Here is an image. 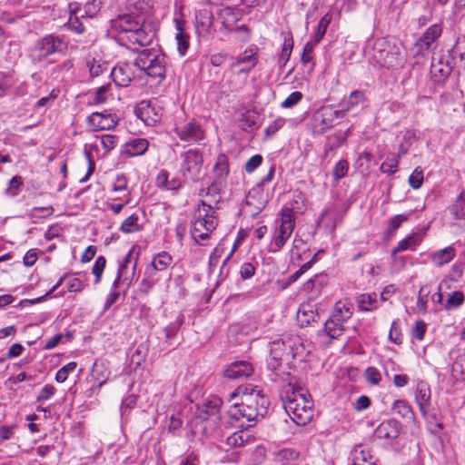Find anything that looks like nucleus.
<instances>
[{"instance_id":"6e6552de","label":"nucleus","mask_w":465,"mask_h":465,"mask_svg":"<svg viewBox=\"0 0 465 465\" xmlns=\"http://www.w3.org/2000/svg\"><path fill=\"white\" fill-rule=\"evenodd\" d=\"M68 43L64 36L48 35L35 43L31 56L35 63H38L53 54L65 52Z\"/></svg>"},{"instance_id":"f8f14e48","label":"nucleus","mask_w":465,"mask_h":465,"mask_svg":"<svg viewBox=\"0 0 465 465\" xmlns=\"http://www.w3.org/2000/svg\"><path fill=\"white\" fill-rule=\"evenodd\" d=\"M155 37V30L150 25L142 24L139 28L130 33V35L124 36V41L121 45L139 52L140 48L150 45Z\"/></svg>"},{"instance_id":"6e6d98bb","label":"nucleus","mask_w":465,"mask_h":465,"mask_svg":"<svg viewBox=\"0 0 465 465\" xmlns=\"http://www.w3.org/2000/svg\"><path fill=\"white\" fill-rule=\"evenodd\" d=\"M376 293H363L359 297V306L361 310L368 312L376 308Z\"/></svg>"},{"instance_id":"ddd939ff","label":"nucleus","mask_w":465,"mask_h":465,"mask_svg":"<svg viewBox=\"0 0 465 465\" xmlns=\"http://www.w3.org/2000/svg\"><path fill=\"white\" fill-rule=\"evenodd\" d=\"M136 116L146 125L153 126L160 123L163 117V109L155 102L143 100L134 109Z\"/></svg>"},{"instance_id":"bb28decb","label":"nucleus","mask_w":465,"mask_h":465,"mask_svg":"<svg viewBox=\"0 0 465 465\" xmlns=\"http://www.w3.org/2000/svg\"><path fill=\"white\" fill-rule=\"evenodd\" d=\"M213 27V14L208 9H201L195 15L196 32L201 36L210 34Z\"/></svg>"},{"instance_id":"58836bf2","label":"nucleus","mask_w":465,"mask_h":465,"mask_svg":"<svg viewBox=\"0 0 465 465\" xmlns=\"http://www.w3.org/2000/svg\"><path fill=\"white\" fill-rule=\"evenodd\" d=\"M129 180L127 176L124 173H119L115 176L114 182L112 186V190L109 195H113L114 197H123L125 196L126 193H131L128 188Z\"/></svg>"},{"instance_id":"0eeeda50","label":"nucleus","mask_w":465,"mask_h":465,"mask_svg":"<svg viewBox=\"0 0 465 465\" xmlns=\"http://www.w3.org/2000/svg\"><path fill=\"white\" fill-rule=\"evenodd\" d=\"M179 172L184 183H198L203 175V154L196 148L180 153Z\"/></svg>"},{"instance_id":"0e129e2a","label":"nucleus","mask_w":465,"mask_h":465,"mask_svg":"<svg viewBox=\"0 0 465 465\" xmlns=\"http://www.w3.org/2000/svg\"><path fill=\"white\" fill-rule=\"evenodd\" d=\"M408 183L409 185L414 190H418L422 186L423 171L420 167H416L413 170V172L409 176Z\"/></svg>"},{"instance_id":"bf43d9fd","label":"nucleus","mask_w":465,"mask_h":465,"mask_svg":"<svg viewBox=\"0 0 465 465\" xmlns=\"http://www.w3.org/2000/svg\"><path fill=\"white\" fill-rule=\"evenodd\" d=\"M429 294H430V290H429L428 286L424 285L420 288L419 292H418L416 305H417L418 310L422 313L427 312Z\"/></svg>"},{"instance_id":"393cba45","label":"nucleus","mask_w":465,"mask_h":465,"mask_svg":"<svg viewBox=\"0 0 465 465\" xmlns=\"http://www.w3.org/2000/svg\"><path fill=\"white\" fill-rule=\"evenodd\" d=\"M415 401L422 416H426L430 404V388L426 381H418L415 391Z\"/></svg>"},{"instance_id":"5701e85b","label":"nucleus","mask_w":465,"mask_h":465,"mask_svg":"<svg viewBox=\"0 0 465 465\" xmlns=\"http://www.w3.org/2000/svg\"><path fill=\"white\" fill-rule=\"evenodd\" d=\"M253 372L252 365L246 361L232 362L224 371V376L230 380L248 378Z\"/></svg>"},{"instance_id":"13d9d810","label":"nucleus","mask_w":465,"mask_h":465,"mask_svg":"<svg viewBox=\"0 0 465 465\" xmlns=\"http://www.w3.org/2000/svg\"><path fill=\"white\" fill-rule=\"evenodd\" d=\"M399 323V319L394 320L391 322V329L389 331V340L397 345H401L403 342V334L401 332Z\"/></svg>"},{"instance_id":"72a5a7b5","label":"nucleus","mask_w":465,"mask_h":465,"mask_svg":"<svg viewBox=\"0 0 465 465\" xmlns=\"http://www.w3.org/2000/svg\"><path fill=\"white\" fill-rule=\"evenodd\" d=\"M182 183L179 178L170 180L169 173L164 169L161 170L155 178L156 186L164 190H177L182 186Z\"/></svg>"},{"instance_id":"7c9ffc66","label":"nucleus","mask_w":465,"mask_h":465,"mask_svg":"<svg viewBox=\"0 0 465 465\" xmlns=\"http://www.w3.org/2000/svg\"><path fill=\"white\" fill-rule=\"evenodd\" d=\"M273 460L279 465H295L300 458V452L295 449L285 448L273 453Z\"/></svg>"},{"instance_id":"338daca9","label":"nucleus","mask_w":465,"mask_h":465,"mask_svg":"<svg viewBox=\"0 0 465 465\" xmlns=\"http://www.w3.org/2000/svg\"><path fill=\"white\" fill-rule=\"evenodd\" d=\"M348 170V162L346 160H340L333 167L332 176L335 180L339 181L347 175Z\"/></svg>"},{"instance_id":"dca6fc26","label":"nucleus","mask_w":465,"mask_h":465,"mask_svg":"<svg viewBox=\"0 0 465 465\" xmlns=\"http://www.w3.org/2000/svg\"><path fill=\"white\" fill-rule=\"evenodd\" d=\"M118 118L115 114L107 113H93L87 117V122L93 131L113 130L118 124Z\"/></svg>"},{"instance_id":"4d7b16f0","label":"nucleus","mask_w":465,"mask_h":465,"mask_svg":"<svg viewBox=\"0 0 465 465\" xmlns=\"http://www.w3.org/2000/svg\"><path fill=\"white\" fill-rule=\"evenodd\" d=\"M415 139V133L412 130L404 132L402 141L401 142L398 149L399 157L403 156L409 151L413 140Z\"/></svg>"},{"instance_id":"2f4dec72","label":"nucleus","mask_w":465,"mask_h":465,"mask_svg":"<svg viewBox=\"0 0 465 465\" xmlns=\"http://www.w3.org/2000/svg\"><path fill=\"white\" fill-rule=\"evenodd\" d=\"M455 255L456 250L451 246H448L432 252L430 254V262L434 266L440 267L452 261Z\"/></svg>"},{"instance_id":"473e14b6","label":"nucleus","mask_w":465,"mask_h":465,"mask_svg":"<svg viewBox=\"0 0 465 465\" xmlns=\"http://www.w3.org/2000/svg\"><path fill=\"white\" fill-rule=\"evenodd\" d=\"M218 16L223 27L227 30H232L240 19V14L232 7L226 6L222 8Z\"/></svg>"},{"instance_id":"4468645a","label":"nucleus","mask_w":465,"mask_h":465,"mask_svg":"<svg viewBox=\"0 0 465 465\" xmlns=\"http://www.w3.org/2000/svg\"><path fill=\"white\" fill-rule=\"evenodd\" d=\"M172 262V255L167 252H161L153 256L152 262L145 267L144 274H149L159 282L162 274L167 272Z\"/></svg>"},{"instance_id":"423d86ee","label":"nucleus","mask_w":465,"mask_h":465,"mask_svg":"<svg viewBox=\"0 0 465 465\" xmlns=\"http://www.w3.org/2000/svg\"><path fill=\"white\" fill-rule=\"evenodd\" d=\"M101 5V0H87L84 5L78 2L69 3L68 28L75 34H83L85 29L84 22L94 17L99 13Z\"/></svg>"},{"instance_id":"9d476101","label":"nucleus","mask_w":465,"mask_h":465,"mask_svg":"<svg viewBox=\"0 0 465 465\" xmlns=\"http://www.w3.org/2000/svg\"><path fill=\"white\" fill-rule=\"evenodd\" d=\"M257 64L258 55L256 53L252 52V50H245L242 54L236 57L235 62L231 64L229 72L224 73L223 77H226L227 74L229 78H232L235 74H248L256 66ZM226 84L231 91L237 89L232 84L231 79L226 81Z\"/></svg>"},{"instance_id":"f03ea898","label":"nucleus","mask_w":465,"mask_h":465,"mask_svg":"<svg viewBox=\"0 0 465 465\" xmlns=\"http://www.w3.org/2000/svg\"><path fill=\"white\" fill-rule=\"evenodd\" d=\"M217 212L205 201H201L197 208L193 212V220L191 222V234L194 241L200 245H205L212 232L218 225Z\"/></svg>"},{"instance_id":"aec40b11","label":"nucleus","mask_w":465,"mask_h":465,"mask_svg":"<svg viewBox=\"0 0 465 465\" xmlns=\"http://www.w3.org/2000/svg\"><path fill=\"white\" fill-rule=\"evenodd\" d=\"M213 172L215 173L216 180L208 187L206 193L207 195L217 193L219 190L218 183L224 182L229 174V160L225 154L221 153L217 156L213 166Z\"/></svg>"},{"instance_id":"4be33fe9","label":"nucleus","mask_w":465,"mask_h":465,"mask_svg":"<svg viewBox=\"0 0 465 465\" xmlns=\"http://www.w3.org/2000/svg\"><path fill=\"white\" fill-rule=\"evenodd\" d=\"M140 25H142L140 22L131 15H123L114 21V27L118 30L117 37L120 44L124 41V36L130 35V33L139 28Z\"/></svg>"},{"instance_id":"774afa93","label":"nucleus","mask_w":465,"mask_h":465,"mask_svg":"<svg viewBox=\"0 0 465 465\" xmlns=\"http://www.w3.org/2000/svg\"><path fill=\"white\" fill-rule=\"evenodd\" d=\"M303 95L300 91L292 92L283 102L281 104L282 108H292L297 105L302 99Z\"/></svg>"},{"instance_id":"680f3d73","label":"nucleus","mask_w":465,"mask_h":465,"mask_svg":"<svg viewBox=\"0 0 465 465\" xmlns=\"http://www.w3.org/2000/svg\"><path fill=\"white\" fill-rule=\"evenodd\" d=\"M410 215H411V213L397 214V215L392 216L389 220V226L387 228L388 233L395 232L401 226V224L404 222L408 221Z\"/></svg>"},{"instance_id":"1a4fd4ad","label":"nucleus","mask_w":465,"mask_h":465,"mask_svg":"<svg viewBox=\"0 0 465 465\" xmlns=\"http://www.w3.org/2000/svg\"><path fill=\"white\" fill-rule=\"evenodd\" d=\"M337 118H343V112L334 110L331 106H322L311 118L310 126L315 135H322L334 125Z\"/></svg>"},{"instance_id":"3c124183","label":"nucleus","mask_w":465,"mask_h":465,"mask_svg":"<svg viewBox=\"0 0 465 465\" xmlns=\"http://www.w3.org/2000/svg\"><path fill=\"white\" fill-rule=\"evenodd\" d=\"M292 48H293L292 37L291 35L286 36L284 38L283 45L282 47V52H281V54H280L279 60H278V64H279L280 67H284L286 65V64L288 63V61L291 57Z\"/></svg>"},{"instance_id":"f704fd0d","label":"nucleus","mask_w":465,"mask_h":465,"mask_svg":"<svg viewBox=\"0 0 465 465\" xmlns=\"http://www.w3.org/2000/svg\"><path fill=\"white\" fill-rule=\"evenodd\" d=\"M365 94L362 91H353L350 94L349 97L346 100H343L340 106L341 107L339 112H343V117L346 115V114L352 110L354 107L358 106L359 104L364 103L365 101Z\"/></svg>"},{"instance_id":"de8ad7c7","label":"nucleus","mask_w":465,"mask_h":465,"mask_svg":"<svg viewBox=\"0 0 465 465\" xmlns=\"http://www.w3.org/2000/svg\"><path fill=\"white\" fill-rule=\"evenodd\" d=\"M139 217L136 213H132L124 220L120 226V231L124 233H132L143 230V226L138 223Z\"/></svg>"},{"instance_id":"f3484780","label":"nucleus","mask_w":465,"mask_h":465,"mask_svg":"<svg viewBox=\"0 0 465 465\" xmlns=\"http://www.w3.org/2000/svg\"><path fill=\"white\" fill-rule=\"evenodd\" d=\"M401 424L397 420H384L375 429L373 437L385 443H391L399 436Z\"/></svg>"},{"instance_id":"5fc2aeb1","label":"nucleus","mask_w":465,"mask_h":465,"mask_svg":"<svg viewBox=\"0 0 465 465\" xmlns=\"http://www.w3.org/2000/svg\"><path fill=\"white\" fill-rule=\"evenodd\" d=\"M24 183L22 176H14L7 183V187L5 190V193L10 197H15L19 194L21 187Z\"/></svg>"},{"instance_id":"c756f323","label":"nucleus","mask_w":465,"mask_h":465,"mask_svg":"<svg viewBox=\"0 0 465 465\" xmlns=\"http://www.w3.org/2000/svg\"><path fill=\"white\" fill-rule=\"evenodd\" d=\"M297 322L301 327H307L319 320V313L312 305L302 304L297 312Z\"/></svg>"},{"instance_id":"412c9836","label":"nucleus","mask_w":465,"mask_h":465,"mask_svg":"<svg viewBox=\"0 0 465 465\" xmlns=\"http://www.w3.org/2000/svg\"><path fill=\"white\" fill-rule=\"evenodd\" d=\"M351 456V465H380L379 459L371 454L368 446L363 444L355 445Z\"/></svg>"},{"instance_id":"09e8293b","label":"nucleus","mask_w":465,"mask_h":465,"mask_svg":"<svg viewBox=\"0 0 465 465\" xmlns=\"http://www.w3.org/2000/svg\"><path fill=\"white\" fill-rule=\"evenodd\" d=\"M449 55L454 64L459 62L465 64V40L458 39L450 50Z\"/></svg>"},{"instance_id":"052dcab7","label":"nucleus","mask_w":465,"mask_h":465,"mask_svg":"<svg viewBox=\"0 0 465 465\" xmlns=\"http://www.w3.org/2000/svg\"><path fill=\"white\" fill-rule=\"evenodd\" d=\"M77 367V363L75 361H71L60 368L55 374V381L58 383L64 382L70 373L74 372Z\"/></svg>"},{"instance_id":"c85d7f7f","label":"nucleus","mask_w":465,"mask_h":465,"mask_svg":"<svg viewBox=\"0 0 465 465\" xmlns=\"http://www.w3.org/2000/svg\"><path fill=\"white\" fill-rule=\"evenodd\" d=\"M353 314V305L349 301H338L335 302L331 317L334 320L345 323Z\"/></svg>"},{"instance_id":"603ef678","label":"nucleus","mask_w":465,"mask_h":465,"mask_svg":"<svg viewBox=\"0 0 465 465\" xmlns=\"http://www.w3.org/2000/svg\"><path fill=\"white\" fill-rule=\"evenodd\" d=\"M399 155L391 154L388 155L386 160L381 165V172L389 175L394 174L398 171V165L400 163Z\"/></svg>"},{"instance_id":"49530a36","label":"nucleus","mask_w":465,"mask_h":465,"mask_svg":"<svg viewBox=\"0 0 465 465\" xmlns=\"http://www.w3.org/2000/svg\"><path fill=\"white\" fill-rule=\"evenodd\" d=\"M332 19L331 12L326 13L319 21L315 34L313 35L312 41L319 44L324 37L327 28Z\"/></svg>"},{"instance_id":"b1692460","label":"nucleus","mask_w":465,"mask_h":465,"mask_svg":"<svg viewBox=\"0 0 465 465\" xmlns=\"http://www.w3.org/2000/svg\"><path fill=\"white\" fill-rule=\"evenodd\" d=\"M222 404L223 401L219 397L210 396L205 400L203 406L197 409L196 418L205 420L210 416L219 414Z\"/></svg>"},{"instance_id":"7ed1b4c3","label":"nucleus","mask_w":465,"mask_h":465,"mask_svg":"<svg viewBox=\"0 0 465 465\" xmlns=\"http://www.w3.org/2000/svg\"><path fill=\"white\" fill-rule=\"evenodd\" d=\"M284 409L292 420L299 426L309 423L313 417V403L307 391L299 388L287 392Z\"/></svg>"},{"instance_id":"c03bdc74","label":"nucleus","mask_w":465,"mask_h":465,"mask_svg":"<svg viewBox=\"0 0 465 465\" xmlns=\"http://www.w3.org/2000/svg\"><path fill=\"white\" fill-rule=\"evenodd\" d=\"M183 23L176 20L177 33L175 39L177 41L178 51L181 55H184L189 48V35L183 30Z\"/></svg>"},{"instance_id":"39448f33","label":"nucleus","mask_w":465,"mask_h":465,"mask_svg":"<svg viewBox=\"0 0 465 465\" xmlns=\"http://www.w3.org/2000/svg\"><path fill=\"white\" fill-rule=\"evenodd\" d=\"M294 203L291 207L282 208L280 218L275 221V228L272 232L271 242L268 245V252L277 253L282 250L287 241L292 236L295 228V216L293 209Z\"/></svg>"},{"instance_id":"a878e982","label":"nucleus","mask_w":465,"mask_h":465,"mask_svg":"<svg viewBox=\"0 0 465 465\" xmlns=\"http://www.w3.org/2000/svg\"><path fill=\"white\" fill-rule=\"evenodd\" d=\"M350 129L344 132L338 130L332 133L331 134L328 135L324 143L323 157L328 158L331 152L342 146L347 141Z\"/></svg>"},{"instance_id":"9b49d317","label":"nucleus","mask_w":465,"mask_h":465,"mask_svg":"<svg viewBox=\"0 0 465 465\" xmlns=\"http://www.w3.org/2000/svg\"><path fill=\"white\" fill-rule=\"evenodd\" d=\"M443 31L442 24H434L428 27L425 32L415 42L412 48L413 56H424L430 50L436 48L437 41L440 37Z\"/></svg>"},{"instance_id":"a211bd4d","label":"nucleus","mask_w":465,"mask_h":465,"mask_svg":"<svg viewBox=\"0 0 465 465\" xmlns=\"http://www.w3.org/2000/svg\"><path fill=\"white\" fill-rule=\"evenodd\" d=\"M381 66L389 69H398L403 66L405 56L396 46L390 47L388 50H381L378 58Z\"/></svg>"},{"instance_id":"8fccbe9b","label":"nucleus","mask_w":465,"mask_h":465,"mask_svg":"<svg viewBox=\"0 0 465 465\" xmlns=\"http://www.w3.org/2000/svg\"><path fill=\"white\" fill-rule=\"evenodd\" d=\"M183 323V316L178 317L174 322L168 324L164 329V341L171 345L173 340L177 336L180 327Z\"/></svg>"},{"instance_id":"e433bc0d","label":"nucleus","mask_w":465,"mask_h":465,"mask_svg":"<svg viewBox=\"0 0 465 465\" xmlns=\"http://www.w3.org/2000/svg\"><path fill=\"white\" fill-rule=\"evenodd\" d=\"M451 72V68L441 61L432 62L430 66V74L434 82H444Z\"/></svg>"},{"instance_id":"79ce46f5","label":"nucleus","mask_w":465,"mask_h":465,"mask_svg":"<svg viewBox=\"0 0 465 465\" xmlns=\"http://www.w3.org/2000/svg\"><path fill=\"white\" fill-rule=\"evenodd\" d=\"M465 302V294L461 291H453L446 294L444 310L452 311L459 309Z\"/></svg>"},{"instance_id":"ea45409f","label":"nucleus","mask_w":465,"mask_h":465,"mask_svg":"<svg viewBox=\"0 0 465 465\" xmlns=\"http://www.w3.org/2000/svg\"><path fill=\"white\" fill-rule=\"evenodd\" d=\"M392 410L396 414L409 422L415 420V413L411 406L406 401L398 400L394 401Z\"/></svg>"},{"instance_id":"c9c22d12","label":"nucleus","mask_w":465,"mask_h":465,"mask_svg":"<svg viewBox=\"0 0 465 465\" xmlns=\"http://www.w3.org/2000/svg\"><path fill=\"white\" fill-rule=\"evenodd\" d=\"M132 193H126L125 196L123 197H114L113 195H108L104 205L113 212L114 214H119L123 208L131 203Z\"/></svg>"},{"instance_id":"2eb2a0df","label":"nucleus","mask_w":465,"mask_h":465,"mask_svg":"<svg viewBox=\"0 0 465 465\" xmlns=\"http://www.w3.org/2000/svg\"><path fill=\"white\" fill-rule=\"evenodd\" d=\"M134 63L118 62L111 70V77L118 86H128L135 77Z\"/></svg>"},{"instance_id":"864d4df0","label":"nucleus","mask_w":465,"mask_h":465,"mask_svg":"<svg viewBox=\"0 0 465 465\" xmlns=\"http://www.w3.org/2000/svg\"><path fill=\"white\" fill-rule=\"evenodd\" d=\"M86 66L89 69L92 77L99 76L104 71L107 69V64L100 59L88 58L86 60Z\"/></svg>"},{"instance_id":"69168bd1","label":"nucleus","mask_w":465,"mask_h":465,"mask_svg":"<svg viewBox=\"0 0 465 465\" xmlns=\"http://www.w3.org/2000/svg\"><path fill=\"white\" fill-rule=\"evenodd\" d=\"M364 377L366 381L371 385H379L381 381V374L380 371L373 366L367 367L364 371Z\"/></svg>"},{"instance_id":"4c0bfd02","label":"nucleus","mask_w":465,"mask_h":465,"mask_svg":"<svg viewBox=\"0 0 465 465\" xmlns=\"http://www.w3.org/2000/svg\"><path fill=\"white\" fill-rule=\"evenodd\" d=\"M254 437L247 430H241L233 432L226 439V444L231 447H242L249 441H253Z\"/></svg>"},{"instance_id":"a18cd8bd","label":"nucleus","mask_w":465,"mask_h":465,"mask_svg":"<svg viewBox=\"0 0 465 465\" xmlns=\"http://www.w3.org/2000/svg\"><path fill=\"white\" fill-rule=\"evenodd\" d=\"M420 242V241L416 234H410L398 242L397 246L393 249L391 255L394 256L396 253L407 250H415Z\"/></svg>"},{"instance_id":"20e7f679","label":"nucleus","mask_w":465,"mask_h":465,"mask_svg":"<svg viewBox=\"0 0 465 465\" xmlns=\"http://www.w3.org/2000/svg\"><path fill=\"white\" fill-rule=\"evenodd\" d=\"M134 66L157 83L165 79L166 56L157 47L141 49L134 59Z\"/></svg>"},{"instance_id":"6ab92c4d","label":"nucleus","mask_w":465,"mask_h":465,"mask_svg":"<svg viewBox=\"0 0 465 465\" xmlns=\"http://www.w3.org/2000/svg\"><path fill=\"white\" fill-rule=\"evenodd\" d=\"M174 133L180 140L189 143L198 142L204 137L203 129L195 121H191L181 127H175Z\"/></svg>"},{"instance_id":"a19ab883","label":"nucleus","mask_w":465,"mask_h":465,"mask_svg":"<svg viewBox=\"0 0 465 465\" xmlns=\"http://www.w3.org/2000/svg\"><path fill=\"white\" fill-rule=\"evenodd\" d=\"M344 331V323L334 320L331 316L324 322V332L331 339H338L343 334Z\"/></svg>"},{"instance_id":"f257e3e1","label":"nucleus","mask_w":465,"mask_h":465,"mask_svg":"<svg viewBox=\"0 0 465 465\" xmlns=\"http://www.w3.org/2000/svg\"><path fill=\"white\" fill-rule=\"evenodd\" d=\"M238 399L230 407L228 414L232 419L239 420L257 421L264 417L269 407V400L263 391L252 383L238 386L229 396L228 401Z\"/></svg>"},{"instance_id":"cd10ccee","label":"nucleus","mask_w":465,"mask_h":465,"mask_svg":"<svg viewBox=\"0 0 465 465\" xmlns=\"http://www.w3.org/2000/svg\"><path fill=\"white\" fill-rule=\"evenodd\" d=\"M149 142L145 138H134L124 145L123 153L130 157L141 156L146 153Z\"/></svg>"},{"instance_id":"37998d69","label":"nucleus","mask_w":465,"mask_h":465,"mask_svg":"<svg viewBox=\"0 0 465 465\" xmlns=\"http://www.w3.org/2000/svg\"><path fill=\"white\" fill-rule=\"evenodd\" d=\"M449 211L455 220H465V192L462 191L454 203L449 207Z\"/></svg>"},{"instance_id":"e2e57ef3","label":"nucleus","mask_w":465,"mask_h":465,"mask_svg":"<svg viewBox=\"0 0 465 465\" xmlns=\"http://www.w3.org/2000/svg\"><path fill=\"white\" fill-rule=\"evenodd\" d=\"M106 265V259L104 256L100 255L96 258L93 266L92 272L94 275V283L97 284L102 280V275Z\"/></svg>"}]
</instances>
